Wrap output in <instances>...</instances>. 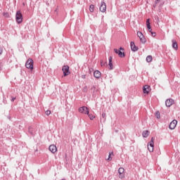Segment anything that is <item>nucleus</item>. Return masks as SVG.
I'll return each instance as SVG.
<instances>
[{
    "label": "nucleus",
    "instance_id": "nucleus-32",
    "mask_svg": "<svg viewBox=\"0 0 180 180\" xmlns=\"http://www.w3.org/2000/svg\"><path fill=\"white\" fill-rule=\"evenodd\" d=\"M2 67H4V63H2V62H0V71H2Z\"/></svg>",
    "mask_w": 180,
    "mask_h": 180
},
{
    "label": "nucleus",
    "instance_id": "nucleus-18",
    "mask_svg": "<svg viewBox=\"0 0 180 180\" xmlns=\"http://www.w3.org/2000/svg\"><path fill=\"white\" fill-rule=\"evenodd\" d=\"M98 89H97V87H96L95 86H91V94H93V95H96V94L98 93Z\"/></svg>",
    "mask_w": 180,
    "mask_h": 180
},
{
    "label": "nucleus",
    "instance_id": "nucleus-4",
    "mask_svg": "<svg viewBox=\"0 0 180 180\" xmlns=\"http://www.w3.org/2000/svg\"><path fill=\"white\" fill-rule=\"evenodd\" d=\"M154 140H155V139L152 137L150 141L148 144V150L150 153H153V151H154Z\"/></svg>",
    "mask_w": 180,
    "mask_h": 180
},
{
    "label": "nucleus",
    "instance_id": "nucleus-33",
    "mask_svg": "<svg viewBox=\"0 0 180 180\" xmlns=\"http://www.w3.org/2000/svg\"><path fill=\"white\" fill-rule=\"evenodd\" d=\"M150 34H151V36L153 37H155V32H150Z\"/></svg>",
    "mask_w": 180,
    "mask_h": 180
},
{
    "label": "nucleus",
    "instance_id": "nucleus-31",
    "mask_svg": "<svg viewBox=\"0 0 180 180\" xmlns=\"http://www.w3.org/2000/svg\"><path fill=\"white\" fill-rule=\"evenodd\" d=\"M102 117H103V119H105V120H106V113L103 112L102 113Z\"/></svg>",
    "mask_w": 180,
    "mask_h": 180
},
{
    "label": "nucleus",
    "instance_id": "nucleus-20",
    "mask_svg": "<svg viewBox=\"0 0 180 180\" xmlns=\"http://www.w3.org/2000/svg\"><path fill=\"white\" fill-rule=\"evenodd\" d=\"M28 132L30 133V134H31V136H33L34 134V131L33 130V127H29Z\"/></svg>",
    "mask_w": 180,
    "mask_h": 180
},
{
    "label": "nucleus",
    "instance_id": "nucleus-26",
    "mask_svg": "<svg viewBox=\"0 0 180 180\" xmlns=\"http://www.w3.org/2000/svg\"><path fill=\"white\" fill-rule=\"evenodd\" d=\"M3 15L4 18H11V15H9V13H4Z\"/></svg>",
    "mask_w": 180,
    "mask_h": 180
},
{
    "label": "nucleus",
    "instance_id": "nucleus-3",
    "mask_svg": "<svg viewBox=\"0 0 180 180\" xmlns=\"http://www.w3.org/2000/svg\"><path fill=\"white\" fill-rule=\"evenodd\" d=\"M137 36L140 39V41L142 43V44H146V43H147V39L143 34V32L140 31L137 32Z\"/></svg>",
    "mask_w": 180,
    "mask_h": 180
},
{
    "label": "nucleus",
    "instance_id": "nucleus-7",
    "mask_svg": "<svg viewBox=\"0 0 180 180\" xmlns=\"http://www.w3.org/2000/svg\"><path fill=\"white\" fill-rule=\"evenodd\" d=\"M79 112L84 115H89V108L86 106H82L79 108Z\"/></svg>",
    "mask_w": 180,
    "mask_h": 180
},
{
    "label": "nucleus",
    "instance_id": "nucleus-36",
    "mask_svg": "<svg viewBox=\"0 0 180 180\" xmlns=\"http://www.w3.org/2000/svg\"><path fill=\"white\" fill-rule=\"evenodd\" d=\"M112 154H113V152H112L111 153L109 154L108 160H112V158H110V155H112Z\"/></svg>",
    "mask_w": 180,
    "mask_h": 180
},
{
    "label": "nucleus",
    "instance_id": "nucleus-10",
    "mask_svg": "<svg viewBox=\"0 0 180 180\" xmlns=\"http://www.w3.org/2000/svg\"><path fill=\"white\" fill-rule=\"evenodd\" d=\"M174 99L172 98H169L167 100H166L165 101V105L167 106V108H171V106H172V105H174Z\"/></svg>",
    "mask_w": 180,
    "mask_h": 180
},
{
    "label": "nucleus",
    "instance_id": "nucleus-14",
    "mask_svg": "<svg viewBox=\"0 0 180 180\" xmlns=\"http://www.w3.org/2000/svg\"><path fill=\"white\" fill-rule=\"evenodd\" d=\"M112 56H110L109 58H108V66L110 67L109 68V70H113V63H112Z\"/></svg>",
    "mask_w": 180,
    "mask_h": 180
},
{
    "label": "nucleus",
    "instance_id": "nucleus-28",
    "mask_svg": "<svg viewBox=\"0 0 180 180\" xmlns=\"http://www.w3.org/2000/svg\"><path fill=\"white\" fill-rule=\"evenodd\" d=\"M101 67H103L105 65H108V62L103 63V60L101 61Z\"/></svg>",
    "mask_w": 180,
    "mask_h": 180
},
{
    "label": "nucleus",
    "instance_id": "nucleus-41",
    "mask_svg": "<svg viewBox=\"0 0 180 180\" xmlns=\"http://www.w3.org/2000/svg\"><path fill=\"white\" fill-rule=\"evenodd\" d=\"M150 148H151V147L149 146Z\"/></svg>",
    "mask_w": 180,
    "mask_h": 180
},
{
    "label": "nucleus",
    "instance_id": "nucleus-12",
    "mask_svg": "<svg viewBox=\"0 0 180 180\" xmlns=\"http://www.w3.org/2000/svg\"><path fill=\"white\" fill-rule=\"evenodd\" d=\"M130 46L132 51L136 52L139 50V47L136 46V44H134V41H131L130 43Z\"/></svg>",
    "mask_w": 180,
    "mask_h": 180
},
{
    "label": "nucleus",
    "instance_id": "nucleus-13",
    "mask_svg": "<svg viewBox=\"0 0 180 180\" xmlns=\"http://www.w3.org/2000/svg\"><path fill=\"white\" fill-rule=\"evenodd\" d=\"M49 151H51V153H53V154H54V153L57 152V146H56V145H51L49 147Z\"/></svg>",
    "mask_w": 180,
    "mask_h": 180
},
{
    "label": "nucleus",
    "instance_id": "nucleus-8",
    "mask_svg": "<svg viewBox=\"0 0 180 180\" xmlns=\"http://www.w3.org/2000/svg\"><path fill=\"white\" fill-rule=\"evenodd\" d=\"M176 124H178V121H176V120H174L172 122H170L169 125V129H170V130H174V129L176 127Z\"/></svg>",
    "mask_w": 180,
    "mask_h": 180
},
{
    "label": "nucleus",
    "instance_id": "nucleus-30",
    "mask_svg": "<svg viewBox=\"0 0 180 180\" xmlns=\"http://www.w3.org/2000/svg\"><path fill=\"white\" fill-rule=\"evenodd\" d=\"M160 1H161V0H156V1H155V5L153 6L154 8H155V6H157V4L160 3Z\"/></svg>",
    "mask_w": 180,
    "mask_h": 180
},
{
    "label": "nucleus",
    "instance_id": "nucleus-9",
    "mask_svg": "<svg viewBox=\"0 0 180 180\" xmlns=\"http://www.w3.org/2000/svg\"><path fill=\"white\" fill-rule=\"evenodd\" d=\"M99 9L103 13L106 12V3L103 0L101 1Z\"/></svg>",
    "mask_w": 180,
    "mask_h": 180
},
{
    "label": "nucleus",
    "instance_id": "nucleus-24",
    "mask_svg": "<svg viewBox=\"0 0 180 180\" xmlns=\"http://www.w3.org/2000/svg\"><path fill=\"white\" fill-rule=\"evenodd\" d=\"M155 116L157 117V119H160V111H156L155 112Z\"/></svg>",
    "mask_w": 180,
    "mask_h": 180
},
{
    "label": "nucleus",
    "instance_id": "nucleus-40",
    "mask_svg": "<svg viewBox=\"0 0 180 180\" xmlns=\"http://www.w3.org/2000/svg\"><path fill=\"white\" fill-rule=\"evenodd\" d=\"M67 155H67V154H65V158H67Z\"/></svg>",
    "mask_w": 180,
    "mask_h": 180
},
{
    "label": "nucleus",
    "instance_id": "nucleus-27",
    "mask_svg": "<svg viewBox=\"0 0 180 180\" xmlns=\"http://www.w3.org/2000/svg\"><path fill=\"white\" fill-rule=\"evenodd\" d=\"M45 115H46V116H50V115H51V111L49 110H47L45 112Z\"/></svg>",
    "mask_w": 180,
    "mask_h": 180
},
{
    "label": "nucleus",
    "instance_id": "nucleus-11",
    "mask_svg": "<svg viewBox=\"0 0 180 180\" xmlns=\"http://www.w3.org/2000/svg\"><path fill=\"white\" fill-rule=\"evenodd\" d=\"M124 169L123 167H120L118 169L119 178L123 179L124 178Z\"/></svg>",
    "mask_w": 180,
    "mask_h": 180
},
{
    "label": "nucleus",
    "instance_id": "nucleus-19",
    "mask_svg": "<svg viewBox=\"0 0 180 180\" xmlns=\"http://www.w3.org/2000/svg\"><path fill=\"white\" fill-rule=\"evenodd\" d=\"M150 136V131L148 130H146V131H143L142 132V136L144 138V139H147L148 136Z\"/></svg>",
    "mask_w": 180,
    "mask_h": 180
},
{
    "label": "nucleus",
    "instance_id": "nucleus-29",
    "mask_svg": "<svg viewBox=\"0 0 180 180\" xmlns=\"http://www.w3.org/2000/svg\"><path fill=\"white\" fill-rule=\"evenodd\" d=\"M83 92H88V86H84L82 89Z\"/></svg>",
    "mask_w": 180,
    "mask_h": 180
},
{
    "label": "nucleus",
    "instance_id": "nucleus-34",
    "mask_svg": "<svg viewBox=\"0 0 180 180\" xmlns=\"http://www.w3.org/2000/svg\"><path fill=\"white\" fill-rule=\"evenodd\" d=\"M4 53V49L2 47H0V56Z\"/></svg>",
    "mask_w": 180,
    "mask_h": 180
},
{
    "label": "nucleus",
    "instance_id": "nucleus-21",
    "mask_svg": "<svg viewBox=\"0 0 180 180\" xmlns=\"http://www.w3.org/2000/svg\"><path fill=\"white\" fill-rule=\"evenodd\" d=\"M146 26L148 27V30H150V29H151V24L150 23V19L146 20Z\"/></svg>",
    "mask_w": 180,
    "mask_h": 180
},
{
    "label": "nucleus",
    "instance_id": "nucleus-25",
    "mask_svg": "<svg viewBox=\"0 0 180 180\" xmlns=\"http://www.w3.org/2000/svg\"><path fill=\"white\" fill-rule=\"evenodd\" d=\"M90 120H94L95 119V115H92L91 114H87Z\"/></svg>",
    "mask_w": 180,
    "mask_h": 180
},
{
    "label": "nucleus",
    "instance_id": "nucleus-38",
    "mask_svg": "<svg viewBox=\"0 0 180 180\" xmlns=\"http://www.w3.org/2000/svg\"><path fill=\"white\" fill-rule=\"evenodd\" d=\"M153 30L151 29V28H150V30H148V32H150V33H151L153 31H152Z\"/></svg>",
    "mask_w": 180,
    "mask_h": 180
},
{
    "label": "nucleus",
    "instance_id": "nucleus-5",
    "mask_svg": "<svg viewBox=\"0 0 180 180\" xmlns=\"http://www.w3.org/2000/svg\"><path fill=\"white\" fill-rule=\"evenodd\" d=\"M33 59L32 58H29L26 63H25V67L26 68H27L28 70H33Z\"/></svg>",
    "mask_w": 180,
    "mask_h": 180
},
{
    "label": "nucleus",
    "instance_id": "nucleus-15",
    "mask_svg": "<svg viewBox=\"0 0 180 180\" xmlns=\"http://www.w3.org/2000/svg\"><path fill=\"white\" fill-rule=\"evenodd\" d=\"M143 94H149V92H150V86H148V85L143 86Z\"/></svg>",
    "mask_w": 180,
    "mask_h": 180
},
{
    "label": "nucleus",
    "instance_id": "nucleus-23",
    "mask_svg": "<svg viewBox=\"0 0 180 180\" xmlns=\"http://www.w3.org/2000/svg\"><path fill=\"white\" fill-rule=\"evenodd\" d=\"M94 11H95V6L94 4H91L89 6V11L92 13L94 12Z\"/></svg>",
    "mask_w": 180,
    "mask_h": 180
},
{
    "label": "nucleus",
    "instance_id": "nucleus-1",
    "mask_svg": "<svg viewBox=\"0 0 180 180\" xmlns=\"http://www.w3.org/2000/svg\"><path fill=\"white\" fill-rule=\"evenodd\" d=\"M15 20L17 23L20 24L22 22H23V15L20 12V11H18L16 12L15 14Z\"/></svg>",
    "mask_w": 180,
    "mask_h": 180
},
{
    "label": "nucleus",
    "instance_id": "nucleus-35",
    "mask_svg": "<svg viewBox=\"0 0 180 180\" xmlns=\"http://www.w3.org/2000/svg\"><path fill=\"white\" fill-rule=\"evenodd\" d=\"M15 100H16V97L11 98V102H15Z\"/></svg>",
    "mask_w": 180,
    "mask_h": 180
},
{
    "label": "nucleus",
    "instance_id": "nucleus-2",
    "mask_svg": "<svg viewBox=\"0 0 180 180\" xmlns=\"http://www.w3.org/2000/svg\"><path fill=\"white\" fill-rule=\"evenodd\" d=\"M114 51L116 54H118L120 58H124V57H126V54L124 53V52H122V51H124V49H123L122 47H120V50H117V49H114Z\"/></svg>",
    "mask_w": 180,
    "mask_h": 180
},
{
    "label": "nucleus",
    "instance_id": "nucleus-17",
    "mask_svg": "<svg viewBox=\"0 0 180 180\" xmlns=\"http://www.w3.org/2000/svg\"><path fill=\"white\" fill-rule=\"evenodd\" d=\"M101 76V73L99 72V70H95L94 72V77L95 78H97V79H98V78H100Z\"/></svg>",
    "mask_w": 180,
    "mask_h": 180
},
{
    "label": "nucleus",
    "instance_id": "nucleus-16",
    "mask_svg": "<svg viewBox=\"0 0 180 180\" xmlns=\"http://www.w3.org/2000/svg\"><path fill=\"white\" fill-rule=\"evenodd\" d=\"M172 48L174 49V50H176L178 49V42H176V40L175 39H172Z\"/></svg>",
    "mask_w": 180,
    "mask_h": 180
},
{
    "label": "nucleus",
    "instance_id": "nucleus-6",
    "mask_svg": "<svg viewBox=\"0 0 180 180\" xmlns=\"http://www.w3.org/2000/svg\"><path fill=\"white\" fill-rule=\"evenodd\" d=\"M62 71L63 72V77H68V75H70V66L69 65H64L62 68Z\"/></svg>",
    "mask_w": 180,
    "mask_h": 180
},
{
    "label": "nucleus",
    "instance_id": "nucleus-39",
    "mask_svg": "<svg viewBox=\"0 0 180 180\" xmlns=\"http://www.w3.org/2000/svg\"><path fill=\"white\" fill-rule=\"evenodd\" d=\"M92 68L91 69H89V72H90V73H91L92 72Z\"/></svg>",
    "mask_w": 180,
    "mask_h": 180
},
{
    "label": "nucleus",
    "instance_id": "nucleus-22",
    "mask_svg": "<svg viewBox=\"0 0 180 180\" xmlns=\"http://www.w3.org/2000/svg\"><path fill=\"white\" fill-rule=\"evenodd\" d=\"M146 61H147V63H151V61H153V56H148L146 57Z\"/></svg>",
    "mask_w": 180,
    "mask_h": 180
},
{
    "label": "nucleus",
    "instance_id": "nucleus-37",
    "mask_svg": "<svg viewBox=\"0 0 180 180\" xmlns=\"http://www.w3.org/2000/svg\"><path fill=\"white\" fill-rule=\"evenodd\" d=\"M85 77H86L85 75H82V78L83 79H85Z\"/></svg>",
    "mask_w": 180,
    "mask_h": 180
}]
</instances>
